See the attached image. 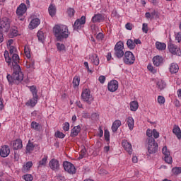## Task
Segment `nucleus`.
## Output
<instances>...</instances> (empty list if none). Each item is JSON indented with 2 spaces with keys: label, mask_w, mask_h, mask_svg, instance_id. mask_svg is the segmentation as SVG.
Masks as SVG:
<instances>
[{
  "label": "nucleus",
  "mask_w": 181,
  "mask_h": 181,
  "mask_svg": "<svg viewBox=\"0 0 181 181\" xmlns=\"http://www.w3.org/2000/svg\"><path fill=\"white\" fill-rule=\"evenodd\" d=\"M53 31L58 42H62L64 39L69 37V28L67 25H56L53 28Z\"/></svg>",
  "instance_id": "f257e3e1"
},
{
  "label": "nucleus",
  "mask_w": 181,
  "mask_h": 181,
  "mask_svg": "<svg viewBox=\"0 0 181 181\" xmlns=\"http://www.w3.org/2000/svg\"><path fill=\"white\" fill-rule=\"evenodd\" d=\"M4 57L6 63H8V66H11L12 63L16 64V63H19V55L18 54H14L11 56H9V52L8 51L4 52Z\"/></svg>",
  "instance_id": "f03ea898"
},
{
  "label": "nucleus",
  "mask_w": 181,
  "mask_h": 181,
  "mask_svg": "<svg viewBox=\"0 0 181 181\" xmlns=\"http://www.w3.org/2000/svg\"><path fill=\"white\" fill-rule=\"evenodd\" d=\"M123 62L125 64L131 66L135 63V56L130 51H127L124 54Z\"/></svg>",
  "instance_id": "7ed1b4c3"
},
{
  "label": "nucleus",
  "mask_w": 181,
  "mask_h": 181,
  "mask_svg": "<svg viewBox=\"0 0 181 181\" xmlns=\"http://www.w3.org/2000/svg\"><path fill=\"white\" fill-rule=\"evenodd\" d=\"M148 142V153H156L158 152V143L155 141V139H147Z\"/></svg>",
  "instance_id": "20e7f679"
},
{
  "label": "nucleus",
  "mask_w": 181,
  "mask_h": 181,
  "mask_svg": "<svg viewBox=\"0 0 181 181\" xmlns=\"http://www.w3.org/2000/svg\"><path fill=\"white\" fill-rule=\"evenodd\" d=\"M115 55L118 59L124 57V43L122 42H118L115 46Z\"/></svg>",
  "instance_id": "39448f33"
},
{
  "label": "nucleus",
  "mask_w": 181,
  "mask_h": 181,
  "mask_svg": "<svg viewBox=\"0 0 181 181\" xmlns=\"http://www.w3.org/2000/svg\"><path fill=\"white\" fill-rule=\"evenodd\" d=\"M81 98L83 101H85V103H87L88 104H91L93 101L94 100V98H93V95H91V92L88 89H85L83 90L81 94Z\"/></svg>",
  "instance_id": "423d86ee"
},
{
  "label": "nucleus",
  "mask_w": 181,
  "mask_h": 181,
  "mask_svg": "<svg viewBox=\"0 0 181 181\" xmlns=\"http://www.w3.org/2000/svg\"><path fill=\"white\" fill-rule=\"evenodd\" d=\"M11 28V19L7 17H3L0 19V29H4L5 32H8Z\"/></svg>",
  "instance_id": "0eeeda50"
},
{
  "label": "nucleus",
  "mask_w": 181,
  "mask_h": 181,
  "mask_svg": "<svg viewBox=\"0 0 181 181\" xmlns=\"http://www.w3.org/2000/svg\"><path fill=\"white\" fill-rule=\"evenodd\" d=\"M63 166L65 172H67L70 175H74L77 170L74 165L69 161H64Z\"/></svg>",
  "instance_id": "6e6552de"
},
{
  "label": "nucleus",
  "mask_w": 181,
  "mask_h": 181,
  "mask_svg": "<svg viewBox=\"0 0 181 181\" xmlns=\"http://www.w3.org/2000/svg\"><path fill=\"white\" fill-rule=\"evenodd\" d=\"M26 11H28V8L26 7V4H21L16 10L17 16H18V18L20 21H24L25 18L22 17L25 13H26Z\"/></svg>",
  "instance_id": "1a4fd4ad"
},
{
  "label": "nucleus",
  "mask_w": 181,
  "mask_h": 181,
  "mask_svg": "<svg viewBox=\"0 0 181 181\" xmlns=\"http://www.w3.org/2000/svg\"><path fill=\"white\" fill-rule=\"evenodd\" d=\"M86 23V16H83L81 18L77 19L73 25L74 30H80L83 25Z\"/></svg>",
  "instance_id": "9d476101"
},
{
  "label": "nucleus",
  "mask_w": 181,
  "mask_h": 181,
  "mask_svg": "<svg viewBox=\"0 0 181 181\" xmlns=\"http://www.w3.org/2000/svg\"><path fill=\"white\" fill-rule=\"evenodd\" d=\"M11 153V149L7 145L2 146L0 150V156L1 158H6Z\"/></svg>",
  "instance_id": "9b49d317"
},
{
  "label": "nucleus",
  "mask_w": 181,
  "mask_h": 181,
  "mask_svg": "<svg viewBox=\"0 0 181 181\" xmlns=\"http://www.w3.org/2000/svg\"><path fill=\"white\" fill-rule=\"evenodd\" d=\"M107 88L111 93H114L118 90V81L116 80L111 81L108 85Z\"/></svg>",
  "instance_id": "f8f14e48"
},
{
  "label": "nucleus",
  "mask_w": 181,
  "mask_h": 181,
  "mask_svg": "<svg viewBox=\"0 0 181 181\" xmlns=\"http://www.w3.org/2000/svg\"><path fill=\"white\" fill-rule=\"evenodd\" d=\"M168 49L172 54H180V48H179L177 46H176L175 44H169Z\"/></svg>",
  "instance_id": "ddd939ff"
},
{
  "label": "nucleus",
  "mask_w": 181,
  "mask_h": 181,
  "mask_svg": "<svg viewBox=\"0 0 181 181\" xmlns=\"http://www.w3.org/2000/svg\"><path fill=\"white\" fill-rule=\"evenodd\" d=\"M49 168L52 170H59L60 169V164L59 163V160H56V158H53L49 161Z\"/></svg>",
  "instance_id": "4468645a"
},
{
  "label": "nucleus",
  "mask_w": 181,
  "mask_h": 181,
  "mask_svg": "<svg viewBox=\"0 0 181 181\" xmlns=\"http://www.w3.org/2000/svg\"><path fill=\"white\" fill-rule=\"evenodd\" d=\"M13 77L15 84H19L23 80V74L22 72H13Z\"/></svg>",
  "instance_id": "2eb2a0df"
},
{
  "label": "nucleus",
  "mask_w": 181,
  "mask_h": 181,
  "mask_svg": "<svg viewBox=\"0 0 181 181\" xmlns=\"http://www.w3.org/2000/svg\"><path fill=\"white\" fill-rule=\"evenodd\" d=\"M122 146L125 149V151H127V152H128V153L129 155H131L132 153V145H131L130 143L128 142V141L123 140L122 141Z\"/></svg>",
  "instance_id": "dca6fc26"
},
{
  "label": "nucleus",
  "mask_w": 181,
  "mask_h": 181,
  "mask_svg": "<svg viewBox=\"0 0 181 181\" xmlns=\"http://www.w3.org/2000/svg\"><path fill=\"white\" fill-rule=\"evenodd\" d=\"M153 63L154 66L159 67V66L163 63V58L159 55H157L153 58Z\"/></svg>",
  "instance_id": "f3484780"
},
{
  "label": "nucleus",
  "mask_w": 181,
  "mask_h": 181,
  "mask_svg": "<svg viewBox=\"0 0 181 181\" xmlns=\"http://www.w3.org/2000/svg\"><path fill=\"white\" fill-rule=\"evenodd\" d=\"M104 16L103 14H95L94 16L92 18V22L93 23H100V22H102V21H104Z\"/></svg>",
  "instance_id": "a211bd4d"
},
{
  "label": "nucleus",
  "mask_w": 181,
  "mask_h": 181,
  "mask_svg": "<svg viewBox=\"0 0 181 181\" xmlns=\"http://www.w3.org/2000/svg\"><path fill=\"white\" fill-rule=\"evenodd\" d=\"M39 98V96H33L32 99H30L25 105H28V107H35L36 104H37V100Z\"/></svg>",
  "instance_id": "6ab92c4d"
},
{
  "label": "nucleus",
  "mask_w": 181,
  "mask_h": 181,
  "mask_svg": "<svg viewBox=\"0 0 181 181\" xmlns=\"http://www.w3.org/2000/svg\"><path fill=\"white\" fill-rule=\"evenodd\" d=\"M23 145L22 144L21 139H16V141H13V148L16 151L18 149H22Z\"/></svg>",
  "instance_id": "aec40b11"
},
{
  "label": "nucleus",
  "mask_w": 181,
  "mask_h": 181,
  "mask_svg": "<svg viewBox=\"0 0 181 181\" xmlns=\"http://www.w3.org/2000/svg\"><path fill=\"white\" fill-rule=\"evenodd\" d=\"M80 131H81V127H80V125L74 127L71 130V138H74L75 136H77V135H78V134H80Z\"/></svg>",
  "instance_id": "412c9836"
},
{
  "label": "nucleus",
  "mask_w": 181,
  "mask_h": 181,
  "mask_svg": "<svg viewBox=\"0 0 181 181\" xmlns=\"http://www.w3.org/2000/svg\"><path fill=\"white\" fill-rule=\"evenodd\" d=\"M38 25H40V20L39 18H34L30 21L29 28L30 29H36Z\"/></svg>",
  "instance_id": "4be33fe9"
},
{
  "label": "nucleus",
  "mask_w": 181,
  "mask_h": 181,
  "mask_svg": "<svg viewBox=\"0 0 181 181\" xmlns=\"http://www.w3.org/2000/svg\"><path fill=\"white\" fill-rule=\"evenodd\" d=\"M89 59L92 64H94L95 66H98V64H100V59H98L97 54H92Z\"/></svg>",
  "instance_id": "5701e85b"
},
{
  "label": "nucleus",
  "mask_w": 181,
  "mask_h": 181,
  "mask_svg": "<svg viewBox=\"0 0 181 181\" xmlns=\"http://www.w3.org/2000/svg\"><path fill=\"white\" fill-rule=\"evenodd\" d=\"M170 71L173 74H176V73L179 71V65H177V64L175 63H172L170 66Z\"/></svg>",
  "instance_id": "b1692460"
},
{
  "label": "nucleus",
  "mask_w": 181,
  "mask_h": 181,
  "mask_svg": "<svg viewBox=\"0 0 181 181\" xmlns=\"http://www.w3.org/2000/svg\"><path fill=\"white\" fill-rule=\"evenodd\" d=\"M121 125H122V123L119 120H115L112 125V132H117V131H118V128H119Z\"/></svg>",
  "instance_id": "393cba45"
},
{
  "label": "nucleus",
  "mask_w": 181,
  "mask_h": 181,
  "mask_svg": "<svg viewBox=\"0 0 181 181\" xmlns=\"http://www.w3.org/2000/svg\"><path fill=\"white\" fill-rule=\"evenodd\" d=\"M173 134H175V135L177 136V138L178 139H180V138H181V131H180V127H179V126L175 124L174 126L173 129Z\"/></svg>",
  "instance_id": "a878e982"
},
{
  "label": "nucleus",
  "mask_w": 181,
  "mask_h": 181,
  "mask_svg": "<svg viewBox=\"0 0 181 181\" xmlns=\"http://www.w3.org/2000/svg\"><path fill=\"white\" fill-rule=\"evenodd\" d=\"M32 166H33V163H32L31 161L27 162L23 167V169H22L23 172L24 173H26V172H29Z\"/></svg>",
  "instance_id": "bb28decb"
},
{
  "label": "nucleus",
  "mask_w": 181,
  "mask_h": 181,
  "mask_svg": "<svg viewBox=\"0 0 181 181\" xmlns=\"http://www.w3.org/2000/svg\"><path fill=\"white\" fill-rule=\"evenodd\" d=\"M156 47L158 50H165L166 49V44L157 41L156 42Z\"/></svg>",
  "instance_id": "cd10ccee"
},
{
  "label": "nucleus",
  "mask_w": 181,
  "mask_h": 181,
  "mask_svg": "<svg viewBox=\"0 0 181 181\" xmlns=\"http://www.w3.org/2000/svg\"><path fill=\"white\" fill-rule=\"evenodd\" d=\"M10 67H13V73H22V71H21V66L18 65V63H12Z\"/></svg>",
  "instance_id": "c85d7f7f"
},
{
  "label": "nucleus",
  "mask_w": 181,
  "mask_h": 181,
  "mask_svg": "<svg viewBox=\"0 0 181 181\" xmlns=\"http://www.w3.org/2000/svg\"><path fill=\"white\" fill-rule=\"evenodd\" d=\"M134 118L132 117H129L127 118V125L130 129V131H132L134 129Z\"/></svg>",
  "instance_id": "c756f323"
},
{
  "label": "nucleus",
  "mask_w": 181,
  "mask_h": 181,
  "mask_svg": "<svg viewBox=\"0 0 181 181\" xmlns=\"http://www.w3.org/2000/svg\"><path fill=\"white\" fill-rule=\"evenodd\" d=\"M56 46L58 52H61L62 53H64L66 52V45H64V44L58 42L57 43Z\"/></svg>",
  "instance_id": "7c9ffc66"
},
{
  "label": "nucleus",
  "mask_w": 181,
  "mask_h": 181,
  "mask_svg": "<svg viewBox=\"0 0 181 181\" xmlns=\"http://www.w3.org/2000/svg\"><path fill=\"white\" fill-rule=\"evenodd\" d=\"M35 146H36V144L29 141L26 146L27 152L30 153V152L33 151L35 149Z\"/></svg>",
  "instance_id": "2f4dec72"
},
{
  "label": "nucleus",
  "mask_w": 181,
  "mask_h": 181,
  "mask_svg": "<svg viewBox=\"0 0 181 181\" xmlns=\"http://www.w3.org/2000/svg\"><path fill=\"white\" fill-rule=\"evenodd\" d=\"M50 16L53 17L56 15V6L51 4L48 8Z\"/></svg>",
  "instance_id": "473e14b6"
},
{
  "label": "nucleus",
  "mask_w": 181,
  "mask_h": 181,
  "mask_svg": "<svg viewBox=\"0 0 181 181\" xmlns=\"http://www.w3.org/2000/svg\"><path fill=\"white\" fill-rule=\"evenodd\" d=\"M138 107H139V105L138 104V102L134 100L132 101L130 103V110L131 111H136L138 110Z\"/></svg>",
  "instance_id": "72a5a7b5"
},
{
  "label": "nucleus",
  "mask_w": 181,
  "mask_h": 181,
  "mask_svg": "<svg viewBox=\"0 0 181 181\" xmlns=\"http://www.w3.org/2000/svg\"><path fill=\"white\" fill-rule=\"evenodd\" d=\"M47 162V157H44L41 160L39 161L38 168H45Z\"/></svg>",
  "instance_id": "f704fd0d"
},
{
  "label": "nucleus",
  "mask_w": 181,
  "mask_h": 181,
  "mask_svg": "<svg viewBox=\"0 0 181 181\" xmlns=\"http://www.w3.org/2000/svg\"><path fill=\"white\" fill-rule=\"evenodd\" d=\"M127 47L129 49H130V50H132V49H135V43L131 39L127 40Z\"/></svg>",
  "instance_id": "c9c22d12"
},
{
  "label": "nucleus",
  "mask_w": 181,
  "mask_h": 181,
  "mask_svg": "<svg viewBox=\"0 0 181 181\" xmlns=\"http://www.w3.org/2000/svg\"><path fill=\"white\" fill-rule=\"evenodd\" d=\"M37 36L38 37L39 42L43 43V40H45V33H43V31H38L37 33Z\"/></svg>",
  "instance_id": "e433bc0d"
},
{
  "label": "nucleus",
  "mask_w": 181,
  "mask_h": 181,
  "mask_svg": "<svg viewBox=\"0 0 181 181\" xmlns=\"http://www.w3.org/2000/svg\"><path fill=\"white\" fill-rule=\"evenodd\" d=\"M157 87L160 90H163L166 87V83L165 81L160 80L157 82Z\"/></svg>",
  "instance_id": "4c0bfd02"
},
{
  "label": "nucleus",
  "mask_w": 181,
  "mask_h": 181,
  "mask_svg": "<svg viewBox=\"0 0 181 181\" xmlns=\"http://www.w3.org/2000/svg\"><path fill=\"white\" fill-rule=\"evenodd\" d=\"M73 85L74 87H78L80 86V77L75 76L73 79Z\"/></svg>",
  "instance_id": "58836bf2"
},
{
  "label": "nucleus",
  "mask_w": 181,
  "mask_h": 181,
  "mask_svg": "<svg viewBox=\"0 0 181 181\" xmlns=\"http://www.w3.org/2000/svg\"><path fill=\"white\" fill-rule=\"evenodd\" d=\"M30 90L33 94V97H39V95H37V89H36V86H30Z\"/></svg>",
  "instance_id": "ea45409f"
},
{
  "label": "nucleus",
  "mask_w": 181,
  "mask_h": 181,
  "mask_svg": "<svg viewBox=\"0 0 181 181\" xmlns=\"http://www.w3.org/2000/svg\"><path fill=\"white\" fill-rule=\"evenodd\" d=\"M31 128H33V129H35V131H39V129H40V124L36 122H32Z\"/></svg>",
  "instance_id": "a19ab883"
},
{
  "label": "nucleus",
  "mask_w": 181,
  "mask_h": 181,
  "mask_svg": "<svg viewBox=\"0 0 181 181\" xmlns=\"http://www.w3.org/2000/svg\"><path fill=\"white\" fill-rule=\"evenodd\" d=\"M6 78L9 83V84H15V79L13 78V74H12V75L11 74H8L6 76Z\"/></svg>",
  "instance_id": "79ce46f5"
},
{
  "label": "nucleus",
  "mask_w": 181,
  "mask_h": 181,
  "mask_svg": "<svg viewBox=\"0 0 181 181\" xmlns=\"http://www.w3.org/2000/svg\"><path fill=\"white\" fill-rule=\"evenodd\" d=\"M172 172H173V175H175V176L177 175H180L181 168H179V167L173 168L172 170Z\"/></svg>",
  "instance_id": "37998d69"
},
{
  "label": "nucleus",
  "mask_w": 181,
  "mask_h": 181,
  "mask_svg": "<svg viewBox=\"0 0 181 181\" xmlns=\"http://www.w3.org/2000/svg\"><path fill=\"white\" fill-rule=\"evenodd\" d=\"M162 152H163V155H164V156H169V155H170V151H169V150H168L167 146H164L163 148Z\"/></svg>",
  "instance_id": "c03bdc74"
},
{
  "label": "nucleus",
  "mask_w": 181,
  "mask_h": 181,
  "mask_svg": "<svg viewBox=\"0 0 181 181\" xmlns=\"http://www.w3.org/2000/svg\"><path fill=\"white\" fill-rule=\"evenodd\" d=\"M76 11H74V8H69L67 10V14L69 15V16L70 18H73V16H74V13Z\"/></svg>",
  "instance_id": "a18cd8bd"
},
{
  "label": "nucleus",
  "mask_w": 181,
  "mask_h": 181,
  "mask_svg": "<svg viewBox=\"0 0 181 181\" xmlns=\"http://www.w3.org/2000/svg\"><path fill=\"white\" fill-rule=\"evenodd\" d=\"M23 179L25 181H33V176L30 174H27L23 176Z\"/></svg>",
  "instance_id": "49530a36"
},
{
  "label": "nucleus",
  "mask_w": 181,
  "mask_h": 181,
  "mask_svg": "<svg viewBox=\"0 0 181 181\" xmlns=\"http://www.w3.org/2000/svg\"><path fill=\"white\" fill-rule=\"evenodd\" d=\"M147 69L151 73H153V74H155L156 73V69L152 66V64H149L147 66Z\"/></svg>",
  "instance_id": "de8ad7c7"
},
{
  "label": "nucleus",
  "mask_w": 181,
  "mask_h": 181,
  "mask_svg": "<svg viewBox=\"0 0 181 181\" xmlns=\"http://www.w3.org/2000/svg\"><path fill=\"white\" fill-rule=\"evenodd\" d=\"M104 137L105 141H107V142L110 141V132L108 131V129L105 130Z\"/></svg>",
  "instance_id": "09e8293b"
},
{
  "label": "nucleus",
  "mask_w": 181,
  "mask_h": 181,
  "mask_svg": "<svg viewBox=\"0 0 181 181\" xmlns=\"http://www.w3.org/2000/svg\"><path fill=\"white\" fill-rule=\"evenodd\" d=\"M164 160L165 162H166V163H172V156H170V154L169 156H165Z\"/></svg>",
  "instance_id": "8fccbe9b"
},
{
  "label": "nucleus",
  "mask_w": 181,
  "mask_h": 181,
  "mask_svg": "<svg viewBox=\"0 0 181 181\" xmlns=\"http://www.w3.org/2000/svg\"><path fill=\"white\" fill-rule=\"evenodd\" d=\"M55 136L57 138H60L61 139H63V138H64V136H66V135L64 134H63V132H57L55 133Z\"/></svg>",
  "instance_id": "3c124183"
},
{
  "label": "nucleus",
  "mask_w": 181,
  "mask_h": 181,
  "mask_svg": "<svg viewBox=\"0 0 181 181\" xmlns=\"http://www.w3.org/2000/svg\"><path fill=\"white\" fill-rule=\"evenodd\" d=\"M158 104H165V98L162 95H159L158 97Z\"/></svg>",
  "instance_id": "603ef678"
},
{
  "label": "nucleus",
  "mask_w": 181,
  "mask_h": 181,
  "mask_svg": "<svg viewBox=\"0 0 181 181\" xmlns=\"http://www.w3.org/2000/svg\"><path fill=\"white\" fill-rule=\"evenodd\" d=\"M15 52H16V48L13 46L10 47V50H9V56H13V54H15Z\"/></svg>",
  "instance_id": "864d4df0"
},
{
  "label": "nucleus",
  "mask_w": 181,
  "mask_h": 181,
  "mask_svg": "<svg viewBox=\"0 0 181 181\" xmlns=\"http://www.w3.org/2000/svg\"><path fill=\"white\" fill-rule=\"evenodd\" d=\"M86 148H83L81 151L80 153H79V159H83V158H84V156H86Z\"/></svg>",
  "instance_id": "5fc2aeb1"
},
{
  "label": "nucleus",
  "mask_w": 181,
  "mask_h": 181,
  "mask_svg": "<svg viewBox=\"0 0 181 181\" xmlns=\"http://www.w3.org/2000/svg\"><path fill=\"white\" fill-rule=\"evenodd\" d=\"M175 40L178 42V43H180L181 42V32L177 33L175 34Z\"/></svg>",
  "instance_id": "6e6d98bb"
},
{
  "label": "nucleus",
  "mask_w": 181,
  "mask_h": 181,
  "mask_svg": "<svg viewBox=\"0 0 181 181\" xmlns=\"http://www.w3.org/2000/svg\"><path fill=\"white\" fill-rule=\"evenodd\" d=\"M11 35L13 37L18 36V30H16V28L11 29Z\"/></svg>",
  "instance_id": "4d7b16f0"
},
{
  "label": "nucleus",
  "mask_w": 181,
  "mask_h": 181,
  "mask_svg": "<svg viewBox=\"0 0 181 181\" xmlns=\"http://www.w3.org/2000/svg\"><path fill=\"white\" fill-rule=\"evenodd\" d=\"M153 134V131H152L151 129H147L146 131V135L147 136H148V139H150V138H153L152 137V135Z\"/></svg>",
  "instance_id": "13d9d810"
},
{
  "label": "nucleus",
  "mask_w": 181,
  "mask_h": 181,
  "mask_svg": "<svg viewBox=\"0 0 181 181\" xmlns=\"http://www.w3.org/2000/svg\"><path fill=\"white\" fill-rule=\"evenodd\" d=\"M125 28L126 29H127V30H132V28H134V25H132V23H127L125 25Z\"/></svg>",
  "instance_id": "bf43d9fd"
},
{
  "label": "nucleus",
  "mask_w": 181,
  "mask_h": 181,
  "mask_svg": "<svg viewBox=\"0 0 181 181\" xmlns=\"http://www.w3.org/2000/svg\"><path fill=\"white\" fill-rule=\"evenodd\" d=\"M63 129L64 131H69V129H70V124L69 122H65L64 124Z\"/></svg>",
  "instance_id": "052dcab7"
},
{
  "label": "nucleus",
  "mask_w": 181,
  "mask_h": 181,
  "mask_svg": "<svg viewBox=\"0 0 181 181\" xmlns=\"http://www.w3.org/2000/svg\"><path fill=\"white\" fill-rule=\"evenodd\" d=\"M142 30L144 33H148V24L143 23Z\"/></svg>",
  "instance_id": "680f3d73"
},
{
  "label": "nucleus",
  "mask_w": 181,
  "mask_h": 181,
  "mask_svg": "<svg viewBox=\"0 0 181 181\" xmlns=\"http://www.w3.org/2000/svg\"><path fill=\"white\" fill-rule=\"evenodd\" d=\"M153 136L156 139L159 138V132H158V131H156L155 129H153Z\"/></svg>",
  "instance_id": "e2e57ef3"
},
{
  "label": "nucleus",
  "mask_w": 181,
  "mask_h": 181,
  "mask_svg": "<svg viewBox=\"0 0 181 181\" xmlns=\"http://www.w3.org/2000/svg\"><path fill=\"white\" fill-rule=\"evenodd\" d=\"M24 53L27 59H30V52L26 48L24 49Z\"/></svg>",
  "instance_id": "0e129e2a"
},
{
  "label": "nucleus",
  "mask_w": 181,
  "mask_h": 181,
  "mask_svg": "<svg viewBox=\"0 0 181 181\" xmlns=\"http://www.w3.org/2000/svg\"><path fill=\"white\" fill-rule=\"evenodd\" d=\"M98 117H99L98 114H97V113H93L91 115V118H92V119H93V121H97L98 119Z\"/></svg>",
  "instance_id": "69168bd1"
},
{
  "label": "nucleus",
  "mask_w": 181,
  "mask_h": 181,
  "mask_svg": "<svg viewBox=\"0 0 181 181\" xmlns=\"http://www.w3.org/2000/svg\"><path fill=\"white\" fill-rule=\"evenodd\" d=\"M100 83H101V84H104V83L105 82V76H100L98 78Z\"/></svg>",
  "instance_id": "338daca9"
},
{
  "label": "nucleus",
  "mask_w": 181,
  "mask_h": 181,
  "mask_svg": "<svg viewBox=\"0 0 181 181\" xmlns=\"http://www.w3.org/2000/svg\"><path fill=\"white\" fill-rule=\"evenodd\" d=\"M57 179L59 181H66V178L64 177V176L62 175H58Z\"/></svg>",
  "instance_id": "774afa93"
}]
</instances>
